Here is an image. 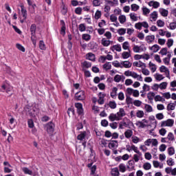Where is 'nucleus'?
I'll use <instances>...</instances> for the list:
<instances>
[{"label":"nucleus","instance_id":"obj_1","mask_svg":"<svg viewBox=\"0 0 176 176\" xmlns=\"http://www.w3.org/2000/svg\"><path fill=\"white\" fill-rule=\"evenodd\" d=\"M25 111L26 113V115L30 116V118H35V115H36V113H35V109L30 106H26L25 107Z\"/></svg>","mask_w":176,"mask_h":176},{"label":"nucleus","instance_id":"obj_2","mask_svg":"<svg viewBox=\"0 0 176 176\" xmlns=\"http://www.w3.org/2000/svg\"><path fill=\"white\" fill-rule=\"evenodd\" d=\"M174 124V120L171 119H168L165 121H162L161 122V127H172V126Z\"/></svg>","mask_w":176,"mask_h":176},{"label":"nucleus","instance_id":"obj_3","mask_svg":"<svg viewBox=\"0 0 176 176\" xmlns=\"http://www.w3.org/2000/svg\"><path fill=\"white\" fill-rule=\"evenodd\" d=\"M85 98H86L85 91H80L75 95V99L77 100V101H82V100H85Z\"/></svg>","mask_w":176,"mask_h":176},{"label":"nucleus","instance_id":"obj_4","mask_svg":"<svg viewBox=\"0 0 176 176\" xmlns=\"http://www.w3.org/2000/svg\"><path fill=\"white\" fill-rule=\"evenodd\" d=\"M45 129L48 134H53L54 131V124L53 122H49L46 124Z\"/></svg>","mask_w":176,"mask_h":176},{"label":"nucleus","instance_id":"obj_5","mask_svg":"<svg viewBox=\"0 0 176 176\" xmlns=\"http://www.w3.org/2000/svg\"><path fill=\"white\" fill-rule=\"evenodd\" d=\"M1 87L3 90H6V92L7 93V94H10V96H12V94H13V92H12L13 87H11V86L7 87L6 85H3Z\"/></svg>","mask_w":176,"mask_h":176},{"label":"nucleus","instance_id":"obj_6","mask_svg":"<svg viewBox=\"0 0 176 176\" xmlns=\"http://www.w3.org/2000/svg\"><path fill=\"white\" fill-rule=\"evenodd\" d=\"M124 79H126L124 76L117 74L114 76V82H116L117 83H119V82H124Z\"/></svg>","mask_w":176,"mask_h":176},{"label":"nucleus","instance_id":"obj_7","mask_svg":"<svg viewBox=\"0 0 176 176\" xmlns=\"http://www.w3.org/2000/svg\"><path fill=\"white\" fill-rule=\"evenodd\" d=\"M160 72L165 74L166 78H170V70L166 67H160Z\"/></svg>","mask_w":176,"mask_h":176},{"label":"nucleus","instance_id":"obj_8","mask_svg":"<svg viewBox=\"0 0 176 176\" xmlns=\"http://www.w3.org/2000/svg\"><path fill=\"white\" fill-rule=\"evenodd\" d=\"M75 107L77 108V112L79 115H82L83 113V107L82 103H75Z\"/></svg>","mask_w":176,"mask_h":176},{"label":"nucleus","instance_id":"obj_9","mask_svg":"<svg viewBox=\"0 0 176 176\" xmlns=\"http://www.w3.org/2000/svg\"><path fill=\"white\" fill-rule=\"evenodd\" d=\"M111 43H112V41H109V40H107V38H103L101 40V44L104 47H108V46H109V45H111Z\"/></svg>","mask_w":176,"mask_h":176},{"label":"nucleus","instance_id":"obj_10","mask_svg":"<svg viewBox=\"0 0 176 176\" xmlns=\"http://www.w3.org/2000/svg\"><path fill=\"white\" fill-rule=\"evenodd\" d=\"M110 50H111L112 52H122V46H120V45L117 44L115 45H113L110 47Z\"/></svg>","mask_w":176,"mask_h":176},{"label":"nucleus","instance_id":"obj_11","mask_svg":"<svg viewBox=\"0 0 176 176\" xmlns=\"http://www.w3.org/2000/svg\"><path fill=\"white\" fill-rule=\"evenodd\" d=\"M109 148L110 149H116V148H118V141L113 140L109 143Z\"/></svg>","mask_w":176,"mask_h":176},{"label":"nucleus","instance_id":"obj_12","mask_svg":"<svg viewBox=\"0 0 176 176\" xmlns=\"http://www.w3.org/2000/svg\"><path fill=\"white\" fill-rule=\"evenodd\" d=\"M86 58L87 60H90V61H95L96 60V55L94 54L89 52L86 54Z\"/></svg>","mask_w":176,"mask_h":176},{"label":"nucleus","instance_id":"obj_13","mask_svg":"<svg viewBox=\"0 0 176 176\" xmlns=\"http://www.w3.org/2000/svg\"><path fill=\"white\" fill-rule=\"evenodd\" d=\"M159 12L163 17H167V16H168V10L164 8H160Z\"/></svg>","mask_w":176,"mask_h":176},{"label":"nucleus","instance_id":"obj_14","mask_svg":"<svg viewBox=\"0 0 176 176\" xmlns=\"http://www.w3.org/2000/svg\"><path fill=\"white\" fill-rule=\"evenodd\" d=\"M109 119L111 120V122H115V120H120L118 117V114L115 113H111L109 116Z\"/></svg>","mask_w":176,"mask_h":176},{"label":"nucleus","instance_id":"obj_15","mask_svg":"<svg viewBox=\"0 0 176 176\" xmlns=\"http://www.w3.org/2000/svg\"><path fill=\"white\" fill-rule=\"evenodd\" d=\"M116 114L118 119L120 120V119H122V118L126 115V113L124 112V109L121 108Z\"/></svg>","mask_w":176,"mask_h":176},{"label":"nucleus","instance_id":"obj_16","mask_svg":"<svg viewBox=\"0 0 176 176\" xmlns=\"http://www.w3.org/2000/svg\"><path fill=\"white\" fill-rule=\"evenodd\" d=\"M141 157H142V153H136L133 155V160L134 162H135V163H138Z\"/></svg>","mask_w":176,"mask_h":176},{"label":"nucleus","instance_id":"obj_17","mask_svg":"<svg viewBox=\"0 0 176 176\" xmlns=\"http://www.w3.org/2000/svg\"><path fill=\"white\" fill-rule=\"evenodd\" d=\"M106 5L109 6H115L116 5H118V0H113V1L111 0H106Z\"/></svg>","mask_w":176,"mask_h":176},{"label":"nucleus","instance_id":"obj_18","mask_svg":"<svg viewBox=\"0 0 176 176\" xmlns=\"http://www.w3.org/2000/svg\"><path fill=\"white\" fill-rule=\"evenodd\" d=\"M148 5L150 6H152L153 8H154V9H157V8H159V6H160V3H159L157 1H151L148 3Z\"/></svg>","mask_w":176,"mask_h":176},{"label":"nucleus","instance_id":"obj_19","mask_svg":"<svg viewBox=\"0 0 176 176\" xmlns=\"http://www.w3.org/2000/svg\"><path fill=\"white\" fill-rule=\"evenodd\" d=\"M150 50L152 51L153 53H157L159 50H160V46L157 44H155L150 47Z\"/></svg>","mask_w":176,"mask_h":176},{"label":"nucleus","instance_id":"obj_20","mask_svg":"<svg viewBox=\"0 0 176 176\" xmlns=\"http://www.w3.org/2000/svg\"><path fill=\"white\" fill-rule=\"evenodd\" d=\"M85 138H86V131L81 132L80 134L77 136V140L79 141H85Z\"/></svg>","mask_w":176,"mask_h":176},{"label":"nucleus","instance_id":"obj_21","mask_svg":"<svg viewBox=\"0 0 176 176\" xmlns=\"http://www.w3.org/2000/svg\"><path fill=\"white\" fill-rule=\"evenodd\" d=\"M131 76H132V78H134V79H138V80H140V82H142L143 80L142 76L138 75L134 72H132V74Z\"/></svg>","mask_w":176,"mask_h":176},{"label":"nucleus","instance_id":"obj_22","mask_svg":"<svg viewBox=\"0 0 176 176\" xmlns=\"http://www.w3.org/2000/svg\"><path fill=\"white\" fill-rule=\"evenodd\" d=\"M124 134L126 138H131L133 137V131L131 129H127Z\"/></svg>","mask_w":176,"mask_h":176},{"label":"nucleus","instance_id":"obj_23","mask_svg":"<svg viewBox=\"0 0 176 176\" xmlns=\"http://www.w3.org/2000/svg\"><path fill=\"white\" fill-rule=\"evenodd\" d=\"M60 23H61V30H60V34L61 35H63L64 36V35H65V22H64V21H60Z\"/></svg>","mask_w":176,"mask_h":176},{"label":"nucleus","instance_id":"obj_24","mask_svg":"<svg viewBox=\"0 0 176 176\" xmlns=\"http://www.w3.org/2000/svg\"><path fill=\"white\" fill-rule=\"evenodd\" d=\"M157 20V12L154 11L151 14V21H156Z\"/></svg>","mask_w":176,"mask_h":176},{"label":"nucleus","instance_id":"obj_25","mask_svg":"<svg viewBox=\"0 0 176 176\" xmlns=\"http://www.w3.org/2000/svg\"><path fill=\"white\" fill-rule=\"evenodd\" d=\"M72 6H78V5H86V2H82V1H78L76 0L72 1Z\"/></svg>","mask_w":176,"mask_h":176},{"label":"nucleus","instance_id":"obj_26","mask_svg":"<svg viewBox=\"0 0 176 176\" xmlns=\"http://www.w3.org/2000/svg\"><path fill=\"white\" fill-rule=\"evenodd\" d=\"M21 14L24 19V20L27 19V10L24 8V6H21Z\"/></svg>","mask_w":176,"mask_h":176},{"label":"nucleus","instance_id":"obj_27","mask_svg":"<svg viewBox=\"0 0 176 176\" xmlns=\"http://www.w3.org/2000/svg\"><path fill=\"white\" fill-rule=\"evenodd\" d=\"M111 173L112 176H119L120 175L119 168H112Z\"/></svg>","mask_w":176,"mask_h":176},{"label":"nucleus","instance_id":"obj_28","mask_svg":"<svg viewBox=\"0 0 176 176\" xmlns=\"http://www.w3.org/2000/svg\"><path fill=\"white\" fill-rule=\"evenodd\" d=\"M166 109L167 111H174L175 109V104L173 102L168 104Z\"/></svg>","mask_w":176,"mask_h":176},{"label":"nucleus","instance_id":"obj_29","mask_svg":"<svg viewBox=\"0 0 176 176\" xmlns=\"http://www.w3.org/2000/svg\"><path fill=\"white\" fill-rule=\"evenodd\" d=\"M144 115H145V113H144V111H142V110H138L136 111V116H137V118H139L140 119L144 118Z\"/></svg>","mask_w":176,"mask_h":176},{"label":"nucleus","instance_id":"obj_30","mask_svg":"<svg viewBox=\"0 0 176 176\" xmlns=\"http://www.w3.org/2000/svg\"><path fill=\"white\" fill-rule=\"evenodd\" d=\"M146 41L148 43H152V42L155 41V35L147 36L146 37Z\"/></svg>","mask_w":176,"mask_h":176},{"label":"nucleus","instance_id":"obj_31","mask_svg":"<svg viewBox=\"0 0 176 176\" xmlns=\"http://www.w3.org/2000/svg\"><path fill=\"white\" fill-rule=\"evenodd\" d=\"M144 109L146 112L148 113L151 112H153V108H152V106H151L150 104H145Z\"/></svg>","mask_w":176,"mask_h":176},{"label":"nucleus","instance_id":"obj_32","mask_svg":"<svg viewBox=\"0 0 176 176\" xmlns=\"http://www.w3.org/2000/svg\"><path fill=\"white\" fill-rule=\"evenodd\" d=\"M98 96H99V99L98 100V102L100 105H102V104H104V94H102V93H99Z\"/></svg>","mask_w":176,"mask_h":176},{"label":"nucleus","instance_id":"obj_33","mask_svg":"<svg viewBox=\"0 0 176 176\" xmlns=\"http://www.w3.org/2000/svg\"><path fill=\"white\" fill-rule=\"evenodd\" d=\"M38 47L41 49V50H46V45L43 41H39Z\"/></svg>","mask_w":176,"mask_h":176},{"label":"nucleus","instance_id":"obj_34","mask_svg":"<svg viewBox=\"0 0 176 176\" xmlns=\"http://www.w3.org/2000/svg\"><path fill=\"white\" fill-rule=\"evenodd\" d=\"M82 38L87 42L91 39V36L89 34H83L82 35Z\"/></svg>","mask_w":176,"mask_h":176},{"label":"nucleus","instance_id":"obj_35","mask_svg":"<svg viewBox=\"0 0 176 176\" xmlns=\"http://www.w3.org/2000/svg\"><path fill=\"white\" fill-rule=\"evenodd\" d=\"M31 35H35L36 32V25L32 24L30 27Z\"/></svg>","mask_w":176,"mask_h":176},{"label":"nucleus","instance_id":"obj_36","mask_svg":"<svg viewBox=\"0 0 176 176\" xmlns=\"http://www.w3.org/2000/svg\"><path fill=\"white\" fill-rule=\"evenodd\" d=\"M22 171H23L24 174H28L29 175H32V170H30L27 167L23 168Z\"/></svg>","mask_w":176,"mask_h":176},{"label":"nucleus","instance_id":"obj_37","mask_svg":"<svg viewBox=\"0 0 176 176\" xmlns=\"http://www.w3.org/2000/svg\"><path fill=\"white\" fill-rule=\"evenodd\" d=\"M148 119L149 120H151V122H153L154 127H156V126H157V121L156 120V119H155V117L153 116H149Z\"/></svg>","mask_w":176,"mask_h":176},{"label":"nucleus","instance_id":"obj_38","mask_svg":"<svg viewBox=\"0 0 176 176\" xmlns=\"http://www.w3.org/2000/svg\"><path fill=\"white\" fill-rule=\"evenodd\" d=\"M118 20L120 23V24H124V23H126V16L124 15H120L119 17H118Z\"/></svg>","mask_w":176,"mask_h":176},{"label":"nucleus","instance_id":"obj_39","mask_svg":"<svg viewBox=\"0 0 176 176\" xmlns=\"http://www.w3.org/2000/svg\"><path fill=\"white\" fill-rule=\"evenodd\" d=\"M118 89L116 87H113L112 89V91L111 92V97H112V98H115L116 97Z\"/></svg>","mask_w":176,"mask_h":176},{"label":"nucleus","instance_id":"obj_40","mask_svg":"<svg viewBox=\"0 0 176 176\" xmlns=\"http://www.w3.org/2000/svg\"><path fill=\"white\" fill-rule=\"evenodd\" d=\"M167 82H163L159 85L160 90H166L167 89Z\"/></svg>","mask_w":176,"mask_h":176},{"label":"nucleus","instance_id":"obj_41","mask_svg":"<svg viewBox=\"0 0 176 176\" xmlns=\"http://www.w3.org/2000/svg\"><path fill=\"white\" fill-rule=\"evenodd\" d=\"M131 9L132 12H137V10H138V9H140V6H138L135 3L131 4Z\"/></svg>","mask_w":176,"mask_h":176},{"label":"nucleus","instance_id":"obj_42","mask_svg":"<svg viewBox=\"0 0 176 176\" xmlns=\"http://www.w3.org/2000/svg\"><path fill=\"white\" fill-rule=\"evenodd\" d=\"M154 100L155 102L161 101L162 102H164V101H166V100L160 95H157L156 96H155Z\"/></svg>","mask_w":176,"mask_h":176},{"label":"nucleus","instance_id":"obj_43","mask_svg":"<svg viewBox=\"0 0 176 176\" xmlns=\"http://www.w3.org/2000/svg\"><path fill=\"white\" fill-rule=\"evenodd\" d=\"M31 41L34 47H36V36L35 34H31Z\"/></svg>","mask_w":176,"mask_h":176},{"label":"nucleus","instance_id":"obj_44","mask_svg":"<svg viewBox=\"0 0 176 176\" xmlns=\"http://www.w3.org/2000/svg\"><path fill=\"white\" fill-rule=\"evenodd\" d=\"M129 16H130V19H131V20H132V21H137V20H138L137 15L134 12L131 13L129 14Z\"/></svg>","mask_w":176,"mask_h":176},{"label":"nucleus","instance_id":"obj_45","mask_svg":"<svg viewBox=\"0 0 176 176\" xmlns=\"http://www.w3.org/2000/svg\"><path fill=\"white\" fill-rule=\"evenodd\" d=\"M155 118L157 120H163L164 119V115L162 113H159L155 115Z\"/></svg>","mask_w":176,"mask_h":176},{"label":"nucleus","instance_id":"obj_46","mask_svg":"<svg viewBox=\"0 0 176 176\" xmlns=\"http://www.w3.org/2000/svg\"><path fill=\"white\" fill-rule=\"evenodd\" d=\"M118 167L120 173H124L126 171V165L124 164H120Z\"/></svg>","mask_w":176,"mask_h":176},{"label":"nucleus","instance_id":"obj_47","mask_svg":"<svg viewBox=\"0 0 176 176\" xmlns=\"http://www.w3.org/2000/svg\"><path fill=\"white\" fill-rule=\"evenodd\" d=\"M152 167V165H151V163L149 162H146L143 164V168L145 170H151Z\"/></svg>","mask_w":176,"mask_h":176},{"label":"nucleus","instance_id":"obj_48","mask_svg":"<svg viewBox=\"0 0 176 176\" xmlns=\"http://www.w3.org/2000/svg\"><path fill=\"white\" fill-rule=\"evenodd\" d=\"M101 11L100 10H97L95 13V15H94V19L96 20H98L99 19H101Z\"/></svg>","mask_w":176,"mask_h":176},{"label":"nucleus","instance_id":"obj_49","mask_svg":"<svg viewBox=\"0 0 176 176\" xmlns=\"http://www.w3.org/2000/svg\"><path fill=\"white\" fill-rule=\"evenodd\" d=\"M144 63H141V61H135L133 63V67H145Z\"/></svg>","mask_w":176,"mask_h":176},{"label":"nucleus","instance_id":"obj_50","mask_svg":"<svg viewBox=\"0 0 176 176\" xmlns=\"http://www.w3.org/2000/svg\"><path fill=\"white\" fill-rule=\"evenodd\" d=\"M136 126H138V127H140V129H145L146 127V125L142 123V121H138L136 122Z\"/></svg>","mask_w":176,"mask_h":176},{"label":"nucleus","instance_id":"obj_51","mask_svg":"<svg viewBox=\"0 0 176 176\" xmlns=\"http://www.w3.org/2000/svg\"><path fill=\"white\" fill-rule=\"evenodd\" d=\"M142 12L144 16H146V14H149V13H151V10L146 7L142 8Z\"/></svg>","mask_w":176,"mask_h":176},{"label":"nucleus","instance_id":"obj_52","mask_svg":"<svg viewBox=\"0 0 176 176\" xmlns=\"http://www.w3.org/2000/svg\"><path fill=\"white\" fill-rule=\"evenodd\" d=\"M79 28V31H80V32H83L85 31H86V25H85V24L83 23H80L78 26Z\"/></svg>","mask_w":176,"mask_h":176},{"label":"nucleus","instance_id":"obj_53","mask_svg":"<svg viewBox=\"0 0 176 176\" xmlns=\"http://www.w3.org/2000/svg\"><path fill=\"white\" fill-rule=\"evenodd\" d=\"M67 113L69 116H72V115H74V113H75V111L74 110V107H71L68 109Z\"/></svg>","mask_w":176,"mask_h":176},{"label":"nucleus","instance_id":"obj_54","mask_svg":"<svg viewBox=\"0 0 176 176\" xmlns=\"http://www.w3.org/2000/svg\"><path fill=\"white\" fill-rule=\"evenodd\" d=\"M102 3V0H94L93 5L94 6H100Z\"/></svg>","mask_w":176,"mask_h":176},{"label":"nucleus","instance_id":"obj_55","mask_svg":"<svg viewBox=\"0 0 176 176\" xmlns=\"http://www.w3.org/2000/svg\"><path fill=\"white\" fill-rule=\"evenodd\" d=\"M16 47L18 48V50L21 52H23V53L24 52H25V48H24L23 46L19 43L16 44Z\"/></svg>","mask_w":176,"mask_h":176},{"label":"nucleus","instance_id":"obj_56","mask_svg":"<svg viewBox=\"0 0 176 176\" xmlns=\"http://www.w3.org/2000/svg\"><path fill=\"white\" fill-rule=\"evenodd\" d=\"M147 98L150 100H153V98H155V93L153 92H149L148 94H147Z\"/></svg>","mask_w":176,"mask_h":176},{"label":"nucleus","instance_id":"obj_57","mask_svg":"<svg viewBox=\"0 0 176 176\" xmlns=\"http://www.w3.org/2000/svg\"><path fill=\"white\" fill-rule=\"evenodd\" d=\"M163 97H164V98H166V100H170V98H171V94H170V92H166V93H163L162 94Z\"/></svg>","mask_w":176,"mask_h":176},{"label":"nucleus","instance_id":"obj_58","mask_svg":"<svg viewBox=\"0 0 176 176\" xmlns=\"http://www.w3.org/2000/svg\"><path fill=\"white\" fill-rule=\"evenodd\" d=\"M131 140H132V142H133V144H138L140 142V139L137 136H133L131 138Z\"/></svg>","mask_w":176,"mask_h":176},{"label":"nucleus","instance_id":"obj_59","mask_svg":"<svg viewBox=\"0 0 176 176\" xmlns=\"http://www.w3.org/2000/svg\"><path fill=\"white\" fill-rule=\"evenodd\" d=\"M167 53L168 52L166 47L162 48L160 52V54H162V56H166Z\"/></svg>","mask_w":176,"mask_h":176},{"label":"nucleus","instance_id":"obj_60","mask_svg":"<svg viewBox=\"0 0 176 176\" xmlns=\"http://www.w3.org/2000/svg\"><path fill=\"white\" fill-rule=\"evenodd\" d=\"M142 104V102L140 100H136L133 101V105H135V107H141Z\"/></svg>","mask_w":176,"mask_h":176},{"label":"nucleus","instance_id":"obj_61","mask_svg":"<svg viewBox=\"0 0 176 176\" xmlns=\"http://www.w3.org/2000/svg\"><path fill=\"white\" fill-rule=\"evenodd\" d=\"M119 35H124L126 34V29L125 28H120L118 30Z\"/></svg>","mask_w":176,"mask_h":176},{"label":"nucleus","instance_id":"obj_62","mask_svg":"<svg viewBox=\"0 0 176 176\" xmlns=\"http://www.w3.org/2000/svg\"><path fill=\"white\" fill-rule=\"evenodd\" d=\"M122 58H129V57H130V52H124L122 54Z\"/></svg>","mask_w":176,"mask_h":176},{"label":"nucleus","instance_id":"obj_63","mask_svg":"<svg viewBox=\"0 0 176 176\" xmlns=\"http://www.w3.org/2000/svg\"><path fill=\"white\" fill-rule=\"evenodd\" d=\"M126 91L128 96H131V94H133L134 93V89H133L132 88H127Z\"/></svg>","mask_w":176,"mask_h":176},{"label":"nucleus","instance_id":"obj_64","mask_svg":"<svg viewBox=\"0 0 176 176\" xmlns=\"http://www.w3.org/2000/svg\"><path fill=\"white\" fill-rule=\"evenodd\" d=\"M169 28H170V30H175V28H176V21L170 23L169 24Z\"/></svg>","mask_w":176,"mask_h":176}]
</instances>
